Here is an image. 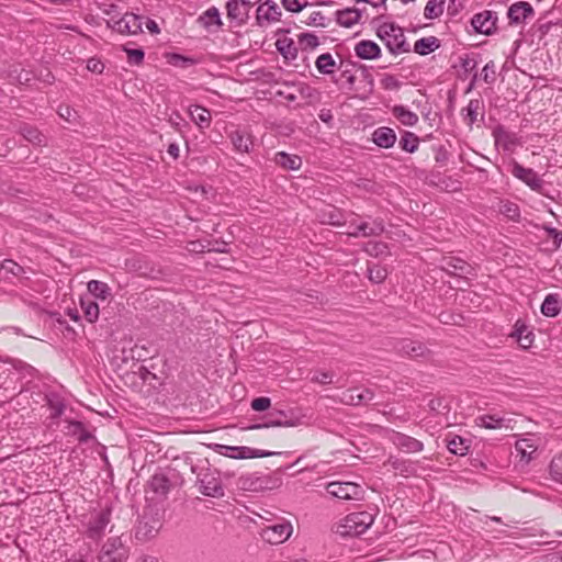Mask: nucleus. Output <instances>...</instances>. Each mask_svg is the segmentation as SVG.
<instances>
[{"label":"nucleus","instance_id":"5fc2aeb1","mask_svg":"<svg viewBox=\"0 0 562 562\" xmlns=\"http://www.w3.org/2000/svg\"><path fill=\"white\" fill-rule=\"evenodd\" d=\"M48 406H49V409H50V417L52 418H57L59 417L60 415H63L64 411H65V405L64 403L58 400V398H48Z\"/></svg>","mask_w":562,"mask_h":562},{"label":"nucleus","instance_id":"4c0bfd02","mask_svg":"<svg viewBox=\"0 0 562 562\" xmlns=\"http://www.w3.org/2000/svg\"><path fill=\"white\" fill-rule=\"evenodd\" d=\"M149 485L151 490L159 496H166L170 491V481L162 473H156L153 475Z\"/></svg>","mask_w":562,"mask_h":562},{"label":"nucleus","instance_id":"bf43d9fd","mask_svg":"<svg viewBox=\"0 0 562 562\" xmlns=\"http://www.w3.org/2000/svg\"><path fill=\"white\" fill-rule=\"evenodd\" d=\"M170 63L175 66L187 67L192 65L194 60L180 54H173L170 58Z\"/></svg>","mask_w":562,"mask_h":562},{"label":"nucleus","instance_id":"2eb2a0df","mask_svg":"<svg viewBox=\"0 0 562 562\" xmlns=\"http://www.w3.org/2000/svg\"><path fill=\"white\" fill-rule=\"evenodd\" d=\"M281 14V10L274 1L266 0L257 8L256 20L260 26L268 25L279 21Z\"/></svg>","mask_w":562,"mask_h":562},{"label":"nucleus","instance_id":"412c9836","mask_svg":"<svg viewBox=\"0 0 562 562\" xmlns=\"http://www.w3.org/2000/svg\"><path fill=\"white\" fill-rule=\"evenodd\" d=\"M350 228H352V231L348 232L347 235L351 237L378 236L382 234L384 231L383 224L376 221H374L373 224L363 222L361 224L353 225L352 223H350Z\"/></svg>","mask_w":562,"mask_h":562},{"label":"nucleus","instance_id":"5701e85b","mask_svg":"<svg viewBox=\"0 0 562 562\" xmlns=\"http://www.w3.org/2000/svg\"><path fill=\"white\" fill-rule=\"evenodd\" d=\"M397 137L393 128L381 126L373 131L372 142L381 148H391L394 146Z\"/></svg>","mask_w":562,"mask_h":562},{"label":"nucleus","instance_id":"f8f14e48","mask_svg":"<svg viewBox=\"0 0 562 562\" xmlns=\"http://www.w3.org/2000/svg\"><path fill=\"white\" fill-rule=\"evenodd\" d=\"M497 23V14L493 11L485 10L480 13H476L472 20L471 24L477 33L491 35L496 30Z\"/></svg>","mask_w":562,"mask_h":562},{"label":"nucleus","instance_id":"7c9ffc66","mask_svg":"<svg viewBox=\"0 0 562 562\" xmlns=\"http://www.w3.org/2000/svg\"><path fill=\"white\" fill-rule=\"evenodd\" d=\"M561 312V300L559 294L550 293L548 294L542 304H541V313L547 317H555Z\"/></svg>","mask_w":562,"mask_h":562},{"label":"nucleus","instance_id":"338daca9","mask_svg":"<svg viewBox=\"0 0 562 562\" xmlns=\"http://www.w3.org/2000/svg\"><path fill=\"white\" fill-rule=\"evenodd\" d=\"M293 424L291 423H283L281 420H270L266 424H256V425H252L250 426L249 428L250 429H261V428H265V427H280V426H292Z\"/></svg>","mask_w":562,"mask_h":562},{"label":"nucleus","instance_id":"a211bd4d","mask_svg":"<svg viewBox=\"0 0 562 562\" xmlns=\"http://www.w3.org/2000/svg\"><path fill=\"white\" fill-rule=\"evenodd\" d=\"M513 422L512 418H506L503 415L499 414H484L481 416H477L474 419V423L476 426L486 428V429H512L510 423Z\"/></svg>","mask_w":562,"mask_h":562},{"label":"nucleus","instance_id":"dca6fc26","mask_svg":"<svg viewBox=\"0 0 562 562\" xmlns=\"http://www.w3.org/2000/svg\"><path fill=\"white\" fill-rule=\"evenodd\" d=\"M198 23L209 33H216L224 25L220 10L214 5L199 15Z\"/></svg>","mask_w":562,"mask_h":562},{"label":"nucleus","instance_id":"6ab92c4d","mask_svg":"<svg viewBox=\"0 0 562 562\" xmlns=\"http://www.w3.org/2000/svg\"><path fill=\"white\" fill-rule=\"evenodd\" d=\"M515 450L517 456L520 458V462L528 463L537 453V439L532 436L518 439L515 443Z\"/></svg>","mask_w":562,"mask_h":562},{"label":"nucleus","instance_id":"f3484780","mask_svg":"<svg viewBox=\"0 0 562 562\" xmlns=\"http://www.w3.org/2000/svg\"><path fill=\"white\" fill-rule=\"evenodd\" d=\"M373 400V392L369 389L352 387L345 391L340 401L346 405H366Z\"/></svg>","mask_w":562,"mask_h":562},{"label":"nucleus","instance_id":"c03bdc74","mask_svg":"<svg viewBox=\"0 0 562 562\" xmlns=\"http://www.w3.org/2000/svg\"><path fill=\"white\" fill-rule=\"evenodd\" d=\"M419 138L412 132H404L401 139L400 146L407 153H415L418 148Z\"/></svg>","mask_w":562,"mask_h":562},{"label":"nucleus","instance_id":"39448f33","mask_svg":"<svg viewBox=\"0 0 562 562\" xmlns=\"http://www.w3.org/2000/svg\"><path fill=\"white\" fill-rule=\"evenodd\" d=\"M106 24L120 34L135 35L142 32L140 18L130 12L124 13L119 19L111 16Z\"/></svg>","mask_w":562,"mask_h":562},{"label":"nucleus","instance_id":"cd10ccee","mask_svg":"<svg viewBox=\"0 0 562 562\" xmlns=\"http://www.w3.org/2000/svg\"><path fill=\"white\" fill-rule=\"evenodd\" d=\"M273 161L286 170H299L302 166V159L300 156L291 155L285 151H278L274 155Z\"/></svg>","mask_w":562,"mask_h":562},{"label":"nucleus","instance_id":"a878e982","mask_svg":"<svg viewBox=\"0 0 562 562\" xmlns=\"http://www.w3.org/2000/svg\"><path fill=\"white\" fill-rule=\"evenodd\" d=\"M362 12L357 8H346L336 13L337 22L345 27H351L359 23Z\"/></svg>","mask_w":562,"mask_h":562},{"label":"nucleus","instance_id":"473e14b6","mask_svg":"<svg viewBox=\"0 0 562 562\" xmlns=\"http://www.w3.org/2000/svg\"><path fill=\"white\" fill-rule=\"evenodd\" d=\"M80 307L89 323H95L98 321L100 308L98 303L94 302L91 296L81 297Z\"/></svg>","mask_w":562,"mask_h":562},{"label":"nucleus","instance_id":"49530a36","mask_svg":"<svg viewBox=\"0 0 562 562\" xmlns=\"http://www.w3.org/2000/svg\"><path fill=\"white\" fill-rule=\"evenodd\" d=\"M387 462L393 470H395L402 475L407 476L413 472L412 464L406 460H401L398 458H390Z\"/></svg>","mask_w":562,"mask_h":562},{"label":"nucleus","instance_id":"864d4df0","mask_svg":"<svg viewBox=\"0 0 562 562\" xmlns=\"http://www.w3.org/2000/svg\"><path fill=\"white\" fill-rule=\"evenodd\" d=\"M370 256H381L386 251V245L381 241H369L364 248Z\"/></svg>","mask_w":562,"mask_h":562},{"label":"nucleus","instance_id":"b1692460","mask_svg":"<svg viewBox=\"0 0 562 562\" xmlns=\"http://www.w3.org/2000/svg\"><path fill=\"white\" fill-rule=\"evenodd\" d=\"M318 217L323 224L333 226H341L347 222L342 211L333 205L322 209Z\"/></svg>","mask_w":562,"mask_h":562},{"label":"nucleus","instance_id":"0eeeda50","mask_svg":"<svg viewBox=\"0 0 562 562\" xmlns=\"http://www.w3.org/2000/svg\"><path fill=\"white\" fill-rule=\"evenodd\" d=\"M326 491L340 499H360L362 495L361 486L352 482H330Z\"/></svg>","mask_w":562,"mask_h":562},{"label":"nucleus","instance_id":"de8ad7c7","mask_svg":"<svg viewBox=\"0 0 562 562\" xmlns=\"http://www.w3.org/2000/svg\"><path fill=\"white\" fill-rule=\"evenodd\" d=\"M122 547L121 539L119 537L109 538L102 547L101 559H113L112 554Z\"/></svg>","mask_w":562,"mask_h":562},{"label":"nucleus","instance_id":"7ed1b4c3","mask_svg":"<svg viewBox=\"0 0 562 562\" xmlns=\"http://www.w3.org/2000/svg\"><path fill=\"white\" fill-rule=\"evenodd\" d=\"M373 521V515L369 512L350 513L339 524L337 532L344 537L359 536L363 533Z\"/></svg>","mask_w":562,"mask_h":562},{"label":"nucleus","instance_id":"603ef678","mask_svg":"<svg viewBox=\"0 0 562 562\" xmlns=\"http://www.w3.org/2000/svg\"><path fill=\"white\" fill-rule=\"evenodd\" d=\"M299 43L303 49H314L319 45V40L315 34L302 33L299 36Z\"/></svg>","mask_w":562,"mask_h":562},{"label":"nucleus","instance_id":"ddd939ff","mask_svg":"<svg viewBox=\"0 0 562 562\" xmlns=\"http://www.w3.org/2000/svg\"><path fill=\"white\" fill-rule=\"evenodd\" d=\"M493 138L495 146L503 149L506 153H513L519 145L518 136L507 131L504 126L498 125L493 130Z\"/></svg>","mask_w":562,"mask_h":562},{"label":"nucleus","instance_id":"052dcab7","mask_svg":"<svg viewBox=\"0 0 562 562\" xmlns=\"http://www.w3.org/2000/svg\"><path fill=\"white\" fill-rule=\"evenodd\" d=\"M482 77L485 82H493L495 79V66L493 61L487 63L483 70Z\"/></svg>","mask_w":562,"mask_h":562},{"label":"nucleus","instance_id":"4468645a","mask_svg":"<svg viewBox=\"0 0 562 562\" xmlns=\"http://www.w3.org/2000/svg\"><path fill=\"white\" fill-rule=\"evenodd\" d=\"M535 10L529 2L518 1L513 3L507 11L509 24L518 25L525 23L527 20L533 18Z\"/></svg>","mask_w":562,"mask_h":562},{"label":"nucleus","instance_id":"20e7f679","mask_svg":"<svg viewBox=\"0 0 562 562\" xmlns=\"http://www.w3.org/2000/svg\"><path fill=\"white\" fill-rule=\"evenodd\" d=\"M200 492L209 497L224 496V487L221 481V474L217 469L202 467L196 473Z\"/></svg>","mask_w":562,"mask_h":562},{"label":"nucleus","instance_id":"a18cd8bd","mask_svg":"<svg viewBox=\"0 0 562 562\" xmlns=\"http://www.w3.org/2000/svg\"><path fill=\"white\" fill-rule=\"evenodd\" d=\"M387 277V270L380 265H370L368 267V278L373 283H382Z\"/></svg>","mask_w":562,"mask_h":562},{"label":"nucleus","instance_id":"6e6552de","mask_svg":"<svg viewBox=\"0 0 562 562\" xmlns=\"http://www.w3.org/2000/svg\"><path fill=\"white\" fill-rule=\"evenodd\" d=\"M510 172L515 178L522 181L531 190L540 191L542 189L543 180L538 176V173L533 169L526 168L514 160L512 162Z\"/></svg>","mask_w":562,"mask_h":562},{"label":"nucleus","instance_id":"680f3d73","mask_svg":"<svg viewBox=\"0 0 562 562\" xmlns=\"http://www.w3.org/2000/svg\"><path fill=\"white\" fill-rule=\"evenodd\" d=\"M312 381L319 384H330L333 382V374L330 372H316L312 378Z\"/></svg>","mask_w":562,"mask_h":562},{"label":"nucleus","instance_id":"aec40b11","mask_svg":"<svg viewBox=\"0 0 562 562\" xmlns=\"http://www.w3.org/2000/svg\"><path fill=\"white\" fill-rule=\"evenodd\" d=\"M441 268L452 276L472 274L473 268L467 261L457 257H446L441 261Z\"/></svg>","mask_w":562,"mask_h":562},{"label":"nucleus","instance_id":"37998d69","mask_svg":"<svg viewBox=\"0 0 562 562\" xmlns=\"http://www.w3.org/2000/svg\"><path fill=\"white\" fill-rule=\"evenodd\" d=\"M446 0H429L425 7L424 15L428 20L439 18L443 13Z\"/></svg>","mask_w":562,"mask_h":562},{"label":"nucleus","instance_id":"e2e57ef3","mask_svg":"<svg viewBox=\"0 0 562 562\" xmlns=\"http://www.w3.org/2000/svg\"><path fill=\"white\" fill-rule=\"evenodd\" d=\"M58 114L67 122H72L76 120V111L72 110L69 105H60Z\"/></svg>","mask_w":562,"mask_h":562},{"label":"nucleus","instance_id":"a19ab883","mask_svg":"<svg viewBox=\"0 0 562 562\" xmlns=\"http://www.w3.org/2000/svg\"><path fill=\"white\" fill-rule=\"evenodd\" d=\"M22 136L33 145H43L45 144V135L41 133L36 127L31 125H23L21 127Z\"/></svg>","mask_w":562,"mask_h":562},{"label":"nucleus","instance_id":"3c124183","mask_svg":"<svg viewBox=\"0 0 562 562\" xmlns=\"http://www.w3.org/2000/svg\"><path fill=\"white\" fill-rule=\"evenodd\" d=\"M123 50L127 55V61L131 65H140L144 61L145 53L140 48H130L126 45L123 46Z\"/></svg>","mask_w":562,"mask_h":562},{"label":"nucleus","instance_id":"c9c22d12","mask_svg":"<svg viewBox=\"0 0 562 562\" xmlns=\"http://www.w3.org/2000/svg\"><path fill=\"white\" fill-rule=\"evenodd\" d=\"M440 46L439 41L435 36L422 37L415 42L414 50L419 55H428Z\"/></svg>","mask_w":562,"mask_h":562},{"label":"nucleus","instance_id":"f257e3e1","mask_svg":"<svg viewBox=\"0 0 562 562\" xmlns=\"http://www.w3.org/2000/svg\"><path fill=\"white\" fill-rule=\"evenodd\" d=\"M111 509L93 510L81 520L83 536L94 542H99L105 536L111 524Z\"/></svg>","mask_w":562,"mask_h":562},{"label":"nucleus","instance_id":"f03ea898","mask_svg":"<svg viewBox=\"0 0 562 562\" xmlns=\"http://www.w3.org/2000/svg\"><path fill=\"white\" fill-rule=\"evenodd\" d=\"M376 35L392 54L398 55L409 52V45L406 43L404 31L398 25L383 23L378 27Z\"/></svg>","mask_w":562,"mask_h":562},{"label":"nucleus","instance_id":"bb28decb","mask_svg":"<svg viewBox=\"0 0 562 562\" xmlns=\"http://www.w3.org/2000/svg\"><path fill=\"white\" fill-rule=\"evenodd\" d=\"M226 13L227 18L231 21L236 22L237 26H240L246 23L247 11L241 8V3L238 0H228L226 2Z\"/></svg>","mask_w":562,"mask_h":562},{"label":"nucleus","instance_id":"0e129e2a","mask_svg":"<svg viewBox=\"0 0 562 562\" xmlns=\"http://www.w3.org/2000/svg\"><path fill=\"white\" fill-rule=\"evenodd\" d=\"M87 69L94 74H102L104 70V64L97 58H90L87 61Z\"/></svg>","mask_w":562,"mask_h":562},{"label":"nucleus","instance_id":"f704fd0d","mask_svg":"<svg viewBox=\"0 0 562 562\" xmlns=\"http://www.w3.org/2000/svg\"><path fill=\"white\" fill-rule=\"evenodd\" d=\"M483 103L480 99H472L463 110V120L470 127L477 121L479 112L482 110Z\"/></svg>","mask_w":562,"mask_h":562},{"label":"nucleus","instance_id":"423d86ee","mask_svg":"<svg viewBox=\"0 0 562 562\" xmlns=\"http://www.w3.org/2000/svg\"><path fill=\"white\" fill-rule=\"evenodd\" d=\"M293 528L289 521H280L262 529L261 537L271 544H280L290 538Z\"/></svg>","mask_w":562,"mask_h":562},{"label":"nucleus","instance_id":"9d476101","mask_svg":"<svg viewBox=\"0 0 562 562\" xmlns=\"http://www.w3.org/2000/svg\"><path fill=\"white\" fill-rule=\"evenodd\" d=\"M228 138L233 145V148L238 154L251 153L255 140L250 131L246 128H237L228 134Z\"/></svg>","mask_w":562,"mask_h":562},{"label":"nucleus","instance_id":"72a5a7b5","mask_svg":"<svg viewBox=\"0 0 562 562\" xmlns=\"http://www.w3.org/2000/svg\"><path fill=\"white\" fill-rule=\"evenodd\" d=\"M87 288L89 294L95 299L105 301L111 296V289L105 282L91 280L88 282Z\"/></svg>","mask_w":562,"mask_h":562},{"label":"nucleus","instance_id":"ea45409f","mask_svg":"<svg viewBox=\"0 0 562 562\" xmlns=\"http://www.w3.org/2000/svg\"><path fill=\"white\" fill-rule=\"evenodd\" d=\"M315 66L322 75H331L336 69V61L331 54L324 53L315 60Z\"/></svg>","mask_w":562,"mask_h":562},{"label":"nucleus","instance_id":"69168bd1","mask_svg":"<svg viewBox=\"0 0 562 562\" xmlns=\"http://www.w3.org/2000/svg\"><path fill=\"white\" fill-rule=\"evenodd\" d=\"M85 425L81 422H69L66 427V434L77 437Z\"/></svg>","mask_w":562,"mask_h":562},{"label":"nucleus","instance_id":"774afa93","mask_svg":"<svg viewBox=\"0 0 562 562\" xmlns=\"http://www.w3.org/2000/svg\"><path fill=\"white\" fill-rule=\"evenodd\" d=\"M549 236L553 239L554 245L558 247L562 241V233L557 228H547Z\"/></svg>","mask_w":562,"mask_h":562},{"label":"nucleus","instance_id":"8fccbe9b","mask_svg":"<svg viewBox=\"0 0 562 562\" xmlns=\"http://www.w3.org/2000/svg\"><path fill=\"white\" fill-rule=\"evenodd\" d=\"M499 212L512 221H517L520 217L519 207L514 202H503Z\"/></svg>","mask_w":562,"mask_h":562},{"label":"nucleus","instance_id":"4be33fe9","mask_svg":"<svg viewBox=\"0 0 562 562\" xmlns=\"http://www.w3.org/2000/svg\"><path fill=\"white\" fill-rule=\"evenodd\" d=\"M355 54L360 59L372 60L381 55L380 46L369 40H362L355 45Z\"/></svg>","mask_w":562,"mask_h":562},{"label":"nucleus","instance_id":"e433bc0d","mask_svg":"<svg viewBox=\"0 0 562 562\" xmlns=\"http://www.w3.org/2000/svg\"><path fill=\"white\" fill-rule=\"evenodd\" d=\"M469 447L468 440L460 436L453 435L447 438V448L453 454L465 456Z\"/></svg>","mask_w":562,"mask_h":562},{"label":"nucleus","instance_id":"4d7b16f0","mask_svg":"<svg viewBox=\"0 0 562 562\" xmlns=\"http://www.w3.org/2000/svg\"><path fill=\"white\" fill-rule=\"evenodd\" d=\"M271 401L269 397L260 396L251 402V408L256 412H262L270 407Z\"/></svg>","mask_w":562,"mask_h":562},{"label":"nucleus","instance_id":"c85d7f7f","mask_svg":"<svg viewBox=\"0 0 562 562\" xmlns=\"http://www.w3.org/2000/svg\"><path fill=\"white\" fill-rule=\"evenodd\" d=\"M398 351L412 358L425 356L427 348L424 344L411 339H403L398 344Z\"/></svg>","mask_w":562,"mask_h":562},{"label":"nucleus","instance_id":"393cba45","mask_svg":"<svg viewBox=\"0 0 562 562\" xmlns=\"http://www.w3.org/2000/svg\"><path fill=\"white\" fill-rule=\"evenodd\" d=\"M510 336L516 339V341L522 349H528L529 347H531L535 339L533 333L529 330L528 327L524 323H520L519 321L515 324V329L510 334Z\"/></svg>","mask_w":562,"mask_h":562},{"label":"nucleus","instance_id":"09e8293b","mask_svg":"<svg viewBox=\"0 0 562 562\" xmlns=\"http://www.w3.org/2000/svg\"><path fill=\"white\" fill-rule=\"evenodd\" d=\"M550 476L553 481L562 484V452L551 460Z\"/></svg>","mask_w":562,"mask_h":562},{"label":"nucleus","instance_id":"79ce46f5","mask_svg":"<svg viewBox=\"0 0 562 562\" xmlns=\"http://www.w3.org/2000/svg\"><path fill=\"white\" fill-rule=\"evenodd\" d=\"M158 532L156 525H150L148 521H140L136 527L135 537L140 541H146L154 538Z\"/></svg>","mask_w":562,"mask_h":562},{"label":"nucleus","instance_id":"58836bf2","mask_svg":"<svg viewBox=\"0 0 562 562\" xmlns=\"http://www.w3.org/2000/svg\"><path fill=\"white\" fill-rule=\"evenodd\" d=\"M278 52L288 60H294L297 56V48L293 40L284 37L276 43Z\"/></svg>","mask_w":562,"mask_h":562},{"label":"nucleus","instance_id":"13d9d810","mask_svg":"<svg viewBox=\"0 0 562 562\" xmlns=\"http://www.w3.org/2000/svg\"><path fill=\"white\" fill-rule=\"evenodd\" d=\"M381 85L386 90H396L400 88L398 79L393 75H385L381 79Z\"/></svg>","mask_w":562,"mask_h":562},{"label":"nucleus","instance_id":"9b49d317","mask_svg":"<svg viewBox=\"0 0 562 562\" xmlns=\"http://www.w3.org/2000/svg\"><path fill=\"white\" fill-rule=\"evenodd\" d=\"M389 439L397 449L406 453H416L424 449V443L420 440L400 431L392 430Z\"/></svg>","mask_w":562,"mask_h":562},{"label":"nucleus","instance_id":"2f4dec72","mask_svg":"<svg viewBox=\"0 0 562 562\" xmlns=\"http://www.w3.org/2000/svg\"><path fill=\"white\" fill-rule=\"evenodd\" d=\"M191 120L201 128H207L211 124V112L200 105H193L189 110Z\"/></svg>","mask_w":562,"mask_h":562},{"label":"nucleus","instance_id":"c756f323","mask_svg":"<svg viewBox=\"0 0 562 562\" xmlns=\"http://www.w3.org/2000/svg\"><path fill=\"white\" fill-rule=\"evenodd\" d=\"M393 116L405 126H415L418 123V115L404 105H394L391 110Z\"/></svg>","mask_w":562,"mask_h":562},{"label":"nucleus","instance_id":"1a4fd4ad","mask_svg":"<svg viewBox=\"0 0 562 562\" xmlns=\"http://www.w3.org/2000/svg\"><path fill=\"white\" fill-rule=\"evenodd\" d=\"M216 451L224 457L233 459H252L270 456V452H265L249 447H234L224 445H216Z\"/></svg>","mask_w":562,"mask_h":562},{"label":"nucleus","instance_id":"6e6d98bb","mask_svg":"<svg viewBox=\"0 0 562 562\" xmlns=\"http://www.w3.org/2000/svg\"><path fill=\"white\" fill-rule=\"evenodd\" d=\"M282 4L284 9L290 12H300L308 4V2L307 0H282Z\"/></svg>","mask_w":562,"mask_h":562}]
</instances>
